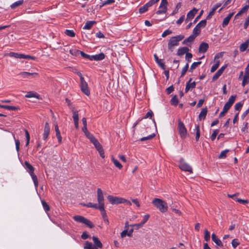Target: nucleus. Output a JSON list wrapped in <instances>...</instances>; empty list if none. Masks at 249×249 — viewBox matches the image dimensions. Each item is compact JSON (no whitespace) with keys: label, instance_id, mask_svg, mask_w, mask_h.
<instances>
[{"label":"nucleus","instance_id":"nucleus-1","mask_svg":"<svg viewBox=\"0 0 249 249\" xmlns=\"http://www.w3.org/2000/svg\"><path fill=\"white\" fill-rule=\"evenodd\" d=\"M97 197L98 203L100 204V207L98 209L101 212L103 218H106L107 215L105 210L104 197L102 190L100 188H98L97 190Z\"/></svg>","mask_w":249,"mask_h":249},{"label":"nucleus","instance_id":"nucleus-2","mask_svg":"<svg viewBox=\"0 0 249 249\" xmlns=\"http://www.w3.org/2000/svg\"><path fill=\"white\" fill-rule=\"evenodd\" d=\"M153 205L161 213H165L168 210V206L164 201L155 198L152 201Z\"/></svg>","mask_w":249,"mask_h":249},{"label":"nucleus","instance_id":"nucleus-3","mask_svg":"<svg viewBox=\"0 0 249 249\" xmlns=\"http://www.w3.org/2000/svg\"><path fill=\"white\" fill-rule=\"evenodd\" d=\"M184 38V36L181 35L171 37L168 43V48L169 50L171 52H173L174 49V47L178 46L179 41L182 40Z\"/></svg>","mask_w":249,"mask_h":249},{"label":"nucleus","instance_id":"nucleus-4","mask_svg":"<svg viewBox=\"0 0 249 249\" xmlns=\"http://www.w3.org/2000/svg\"><path fill=\"white\" fill-rule=\"evenodd\" d=\"M179 168L182 171L188 172L190 173H193V169L188 163H187L183 158H181L179 161Z\"/></svg>","mask_w":249,"mask_h":249},{"label":"nucleus","instance_id":"nucleus-5","mask_svg":"<svg viewBox=\"0 0 249 249\" xmlns=\"http://www.w3.org/2000/svg\"><path fill=\"white\" fill-rule=\"evenodd\" d=\"M178 133L180 137L182 139H185L187 135V129L183 124V123L180 120L178 121Z\"/></svg>","mask_w":249,"mask_h":249},{"label":"nucleus","instance_id":"nucleus-6","mask_svg":"<svg viewBox=\"0 0 249 249\" xmlns=\"http://www.w3.org/2000/svg\"><path fill=\"white\" fill-rule=\"evenodd\" d=\"M10 57H13L19 59H32L34 60L35 57L33 56H31L29 55H26L22 53H19L14 52H10L7 54Z\"/></svg>","mask_w":249,"mask_h":249},{"label":"nucleus","instance_id":"nucleus-7","mask_svg":"<svg viewBox=\"0 0 249 249\" xmlns=\"http://www.w3.org/2000/svg\"><path fill=\"white\" fill-rule=\"evenodd\" d=\"M108 201L112 205L122 204V197L109 195L107 197Z\"/></svg>","mask_w":249,"mask_h":249},{"label":"nucleus","instance_id":"nucleus-8","mask_svg":"<svg viewBox=\"0 0 249 249\" xmlns=\"http://www.w3.org/2000/svg\"><path fill=\"white\" fill-rule=\"evenodd\" d=\"M80 87L81 91L85 94L86 95H89L90 94V91L88 88L87 83L85 80L80 81Z\"/></svg>","mask_w":249,"mask_h":249},{"label":"nucleus","instance_id":"nucleus-9","mask_svg":"<svg viewBox=\"0 0 249 249\" xmlns=\"http://www.w3.org/2000/svg\"><path fill=\"white\" fill-rule=\"evenodd\" d=\"M192 80V78H190L189 80L186 83L185 89V92L186 93H187L190 89H192L196 87V83L195 81L191 82Z\"/></svg>","mask_w":249,"mask_h":249},{"label":"nucleus","instance_id":"nucleus-10","mask_svg":"<svg viewBox=\"0 0 249 249\" xmlns=\"http://www.w3.org/2000/svg\"><path fill=\"white\" fill-rule=\"evenodd\" d=\"M227 67V65H225L218 70V71L215 73L212 78L213 81L216 80L219 77V76L222 74Z\"/></svg>","mask_w":249,"mask_h":249},{"label":"nucleus","instance_id":"nucleus-11","mask_svg":"<svg viewBox=\"0 0 249 249\" xmlns=\"http://www.w3.org/2000/svg\"><path fill=\"white\" fill-rule=\"evenodd\" d=\"M50 131V128L48 122H46L45 124L44 128V132L43 134V139L44 140H46L48 138Z\"/></svg>","mask_w":249,"mask_h":249},{"label":"nucleus","instance_id":"nucleus-12","mask_svg":"<svg viewBox=\"0 0 249 249\" xmlns=\"http://www.w3.org/2000/svg\"><path fill=\"white\" fill-rule=\"evenodd\" d=\"M197 11L198 10L195 8H193L192 10L190 11L187 15V18L185 19L186 22H187L189 20L192 19L194 18L195 15L196 14Z\"/></svg>","mask_w":249,"mask_h":249},{"label":"nucleus","instance_id":"nucleus-13","mask_svg":"<svg viewBox=\"0 0 249 249\" xmlns=\"http://www.w3.org/2000/svg\"><path fill=\"white\" fill-rule=\"evenodd\" d=\"M19 74L24 78H34L38 75V73L36 72H21Z\"/></svg>","mask_w":249,"mask_h":249},{"label":"nucleus","instance_id":"nucleus-14","mask_svg":"<svg viewBox=\"0 0 249 249\" xmlns=\"http://www.w3.org/2000/svg\"><path fill=\"white\" fill-rule=\"evenodd\" d=\"M24 164L26 170L30 175L34 173L35 168L29 162L25 161Z\"/></svg>","mask_w":249,"mask_h":249},{"label":"nucleus","instance_id":"nucleus-15","mask_svg":"<svg viewBox=\"0 0 249 249\" xmlns=\"http://www.w3.org/2000/svg\"><path fill=\"white\" fill-rule=\"evenodd\" d=\"M209 48L208 44L207 43H201L199 47V52L201 53H205Z\"/></svg>","mask_w":249,"mask_h":249},{"label":"nucleus","instance_id":"nucleus-16","mask_svg":"<svg viewBox=\"0 0 249 249\" xmlns=\"http://www.w3.org/2000/svg\"><path fill=\"white\" fill-rule=\"evenodd\" d=\"M212 239L213 242H214L216 244V245L219 247H223V245L222 242L218 238L217 236L214 233L212 234Z\"/></svg>","mask_w":249,"mask_h":249},{"label":"nucleus","instance_id":"nucleus-17","mask_svg":"<svg viewBox=\"0 0 249 249\" xmlns=\"http://www.w3.org/2000/svg\"><path fill=\"white\" fill-rule=\"evenodd\" d=\"M154 56L156 62L159 65V66L162 69H165V66L164 62H163V60L159 59L156 54H155Z\"/></svg>","mask_w":249,"mask_h":249},{"label":"nucleus","instance_id":"nucleus-18","mask_svg":"<svg viewBox=\"0 0 249 249\" xmlns=\"http://www.w3.org/2000/svg\"><path fill=\"white\" fill-rule=\"evenodd\" d=\"M189 49L188 48L186 47H183L180 48L178 49L177 52V55L178 56H181L183 55L184 54L188 53Z\"/></svg>","mask_w":249,"mask_h":249},{"label":"nucleus","instance_id":"nucleus-19","mask_svg":"<svg viewBox=\"0 0 249 249\" xmlns=\"http://www.w3.org/2000/svg\"><path fill=\"white\" fill-rule=\"evenodd\" d=\"M92 240L94 244V247L98 248H102L103 247V245L102 243L100 242L98 238L96 236L92 237Z\"/></svg>","mask_w":249,"mask_h":249},{"label":"nucleus","instance_id":"nucleus-20","mask_svg":"<svg viewBox=\"0 0 249 249\" xmlns=\"http://www.w3.org/2000/svg\"><path fill=\"white\" fill-rule=\"evenodd\" d=\"M249 83V72H245L242 83V86L244 87L246 84Z\"/></svg>","mask_w":249,"mask_h":249},{"label":"nucleus","instance_id":"nucleus-21","mask_svg":"<svg viewBox=\"0 0 249 249\" xmlns=\"http://www.w3.org/2000/svg\"><path fill=\"white\" fill-rule=\"evenodd\" d=\"M249 44V40H247L245 42L242 43L239 47L240 52H243L247 49Z\"/></svg>","mask_w":249,"mask_h":249},{"label":"nucleus","instance_id":"nucleus-22","mask_svg":"<svg viewBox=\"0 0 249 249\" xmlns=\"http://www.w3.org/2000/svg\"><path fill=\"white\" fill-rule=\"evenodd\" d=\"M207 108L206 107L203 108L202 109L199 115V119L200 120H204L207 113Z\"/></svg>","mask_w":249,"mask_h":249},{"label":"nucleus","instance_id":"nucleus-23","mask_svg":"<svg viewBox=\"0 0 249 249\" xmlns=\"http://www.w3.org/2000/svg\"><path fill=\"white\" fill-rule=\"evenodd\" d=\"M83 206H86L89 208H92L95 209H98L100 207V204L99 203H92L91 202H89L88 204H81Z\"/></svg>","mask_w":249,"mask_h":249},{"label":"nucleus","instance_id":"nucleus-24","mask_svg":"<svg viewBox=\"0 0 249 249\" xmlns=\"http://www.w3.org/2000/svg\"><path fill=\"white\" fill-rule=\"evenodd\" d=\"M95 23L96 22L94 21H88L86 23L85 26L83 27V29L86 30H89Z\"/></svg>","mask_w":249,"mask_h":249},{"label":"nucleus","instance_id":"nucleus-25","mask_svg":"<svg viewBox=\"0 0 249 249\" xmlns=\"http://www.w3.org/2000/svg\"><path fill=\"white\" fill-rule=\"evenodd\" d=\"M39 95L36 92L34 91L28 92L25 95V97L26 98L35 97L37 99H39Z\"/></svg>","mask_w":249,"mask_h":249},{"label":"nucleus","instance_id":"nucleus-26","mask_svg":"<svg viewBox=\"0 0 249 249\" xmlns=\"http://www.w3.org/2000/svg\"><path fill=\"white\" fill-rule=\"evenodd\" d=\"M196 38V36L194 35H191L188 37L186 38L184 41H183L182 43L183 44L188 45V43H191L194 41L195 38Z\"/></svg>","mask_w":249,"mask_h":249},{"label":"nucleus","instance_id":"nucleus-27","mask_svg":"<svg viewBox=\"0 0 249 249\" xmlns=\"http://www.w3.org/2000/svg\"><path fill=\"white\" fill-rule=\"evenodd\" d=\"M85 217L81 215H75L73 217V219L76 222L84 223Z\"/></svg>","mask_w":249,"mask_h":249},{"label":"nucleus","instance_id":"nucleus-28","mask_svg":"<svg viewBox=\"0 0 249 249\" xmlns=\"http://www.w3.org/2000/svg\"><path fill=\"white\" fill-rule=\"evenodd\" d=\"M84 249H98L94 246L91 242L87 241L84 246Z\"/></svg>","mask_w":249,"mask_h":249},{"label":"nucleus","instance_id":"nucleus-29","mask_svg":"<svg viewBox=\"0 0 249 249\" xmlns=\"http://www.w3.org/2000/svg\"><path fill=\"white\" fill-rule=\"evenodd\" d=\"M0 107V108L6 109L9 110H16L18 109V107L12 106L4 105L3 106Z\"/></svg>","mask_w":249,"mask_h":249},{"label":"nucleus","instance_id":"nucleus-30","mask_svg":"<svg viewBox=\"0 0 249 249\" xmlns=\"http://www.w3.org/2000/svg\"><path fill=\"white\" fill-rule=\"evenodd\" d=\"M36 188L38 187V182L36 176L34 173L30 174Z\"/></svg>","mask_w":249,"mask_h":249},{"label":"nucleus","instance_id":"nucleus-31","mask_svg":"<svg viewBox=\"0 0 249 249\" xmlns=\"http://www.w3.org/2000/svg\"><path fill=\"white\" fill-rule=\"evenodd\" d=\"M171 104L174 106H177L178 103V101L176 95H174L170 101Z\"/></svg>","mask_w":249,"mask_h":249},{"label":"nucleus","instance_id":"nucleus-32","mask_svg":"<svg viewBox=\"0 0 249 249\" xmlns=\"http://www.w3.org/2000/svg\"><path fill=\"white\" fill-rule=\"evenodd\" d=\"M111 160L113 162L114 164L119 169H121L122 168V165L120 163V162L117 160L115 159L113 157H112Z\"/></svg>","mask_w":249,"mask_h":249},{"label":"nucleus","instance_id":"nucleus-33","mask_svg":"<svg viewBox=\"0 0 249 249\" xmlns=\"http://www.w3.org/2000/svg\"><path fill=\"white\" fill-rule=\"evenodd\" d=\"M115 2L114 0H107L101 2V5L100 6V8H101L102 7L106 5L110 4Z\"/></svg>","mask_w":249,"mask_h":249},{"label":"nucleus","instance_id":"nucleus-34","mask_svg":"<svg viewBox=\"0 0 249 249\" xmlns=\"http://www.w3.org/2000/svg\"><path fill=\"white\" fill-rule=\"evenodd\" d=\"M236 98V95H231L228 101L226 103L227 104L231 106L232 104L234 103L235 99Z\"/></svg>","mask_w":249,"mask_h":249},{"label":"nucleus","instance_id":"nucleus-35","mask_svg":"<svg viewBox=\"0 0 249 249\" xmlns=\"http://www.w3.org/2000/svg\"><path fill=\"white\" fill-rule=\"evenodd\" d=\"M105 55L104 53H101L95 55V60H102L105 58Z\"/></svg>","mask_w":249,"mask_h":249},{"label":"nucleus","instance_id":"nucleus-36","mask_svg":"<svg viewBox=\"0 0 249 249\" xmlns=\"http://www.w3.org/2000/svg\"><path fill=\"white\" fill-rule=\"evenodd\" d=\"M196 141H198L199 137H200V129H199V126L198 124L196 125Z\"/></svg>","mask_w":249,"mask_h":249},{"label":"nucleus","instance_id":"nucleus-37","mask_svg":"<svg viewBox=\"0 0 249 249\" xmlns=\"http://www.w3.org/2000/svg\"><path fill=\"white\" fill-rule=\"evenodd\" d=\"M155 137V134L154 133H153L151 135H149L146 137H144L140 139L141 141H147V140H150L152 139L153 138Z\"/></svg>","mask_w":249,"mask_h":249},{"label":"nucleus","instance_id":"nucleus-38","mask_svg":"<svg viewBox=\"0 0 249 249\" xmlns=\"http://www.w3.org/2000/svg\"><path fill=\"white\" fill-rule=\"evenodd\" d=\"M23 3V0H19L16 1L11 5V7L12 9L15 8L16 7L22 4Z\"/></svg>","mask_w":249,"mask_h":249},{"label":"nucleus","instance_id":"nucleus-39","mask_svg":"<svg viewBox=\"0 0 249 249\" xmlns=\"http://www.w3.org/2000/svg\"><path fill=\"white\" fill-rule=\"evenodd\" d=\"M201 63V61H198V62H194L192 65L191 66V67L190 68L189 71H193L199 65H200Z\"/></svg>","mask_w":249,"mask_h":249},{"label":"nucleus","instance_id":"nucleus-40","mask_svg":"<svg viewBox=\"0 0 249 249\" xmlns=\"http://www.w3.org/2000/svg\"><path fill=\"white\" fill-rule=\"evenodd\" d=\"M41 203H42V206L43 207V209L44 210L46 211V212H48L49 211H50V206L49 205L45 202V200H41Z\"/></svg>","mask_w":249,"mask_h":249},{"label":"nucleus","instance_id":"nucleus-41","mask_svg":"<svg viewBox=\"0 0 249 249\" xmlns=\"http://www.w3.org/2000/svg\"><path fill=\"white\" fill-rule=\"evenodd\" d=\"M220 62L219 60L216 61L215 63L213 64L211 69V72H213L218 68Z\"/></svg>","mask_w":249,"mask_h":249},{"label":"nucleus","instance_id":"nucleus-42","mask_svg":"<svg viewBox=\"0 0 249 249\" xmlns=\"http://www.w3.org/2000/svg\"><path fill=\"white\" fill-rule=\"evenodd\" d=\"M207 24V20L204 19L201 20L197 25L196 26L199 28L200 29L201 27H205Z\"/></svg>","mask_w":249,"mask_h":249},{"label":"nucleus","instance_id":"nucleus-43","mask_svg":"<svg viewBox=\"0 0 249 249\" xmlns=\"http://www.w3.org/2000/svg\"><path fill=\"white\" fill-rule=\"evenodd\" d=\"M204 239L208 242L210 239V234L207 229L204 230Z\"/></svg>","mask_w":249,"mask_h":249},{"label":"nucleus","instance_id":"nucleus-44","mask_svg":"<svg viewBox=\"0 0 249 249\" xmlns=\"http://www.w3.org/2000/svg\"><path fill=\"white\" fill-rule=\"evenodd\" d=\"M167 7H165V9H164V7H160V6L159 10L157 11L156 13L158 15L164 14L167 11Z\"/></svg>","mask_w":249,"mask_h":249},{"label":"nucleus","instance_id":"nucleus-45","mask_svg":"<svg viewBox=\"0 0 249 249\" xmlns=\"http://www.w3.org/2000/svg\"><path fill=\"white\" fill-rule=\"evenodd\" d=\"M83 224H85L90 228H92L94 227V225L92 224V223L86 218H85Z\"/></svg>","mask_w":249,"mask_h":249},{"label":"nucleus","instance_id":"nucleus-46","mask_svg":"<svg viewBox=\"0 0 249 249\" xmlns=\"http://www.w3.org/2000/svg\"><path fill=\"white\" fill-rule=\"evenodd\" d=\"M65 33L66 35L70 37H74L75 36V34L73 31L71 30H66Z\"/></svg>","mask_w":249,"mask_h":249},{"label":"nucleus","instance_id":"nucleus-47","mask_svg":"<svg viewBox=\"0 0 249 249\" xmlns=\"http://www.w3.org/2000/svg\"><path fill=\"white\" fill-rule=\"evenodd\" d=\"M70 53L74 56H77L80 54V51L76 49H71L69 51Z\"/></svg>","mask_w":249,"mask_h":249},{"label":"nucleus","instance_id":"nucleus-48","mask_svg":"<svg viewBox=\"0 0 249 249\" xmlns=\"http://www.w3.org/2000/svg\"><path fill=\"white\" fill-rule=\"evenodd\" d=\"M148 6L146 4H145L144 5L139 8V13L142 14L148 10Z\"/></svg>","mask_w":249,"mask_h":249},{"label":"nucleus","instance_id":"nucleus-49","mask_svg":"<svg viewBox=\"0 0 249 249\" xmlns=\"http://www.w3.org/2000/svg\"><path fill=\"white\" fill-rule=\"evenodd\" d=\"M228 152L229 150H225L222 151L220 154L219 156H218V158L219 159L225 158L226 157V155Z\"/></svg>","mask_w":249,"mask_h":249},{"label":"nucleus","instance_id":"nucleus-50","mask_svg":"<svg viewBox=\"0 0 249 249\" xmlns=\"http://www.w3.org/2000/svg\"><path fill=\"white\" fill-rule=\"evenodd\" d=\"M188 67H189L188 63H187L182 70L180 77H182L185 75L186 71L188 70Z\"/></svg>","mask_w":249,"mask_h":249},{"label":"nucleus","instance_id":"nucleus-51","mask_svg":"<svg viewBox=\"0 0 249 249\" xmlns=\"http://www.w3.org/2000/svg\"><path fill=\"white\" fill-rule=\"evenodd\" d=\"M72 118L73 119V121H79V117H78V113L77 111H72Z\"/></svg>","mask_w":249,"mask_h":249},{"label":"nucleus","instance_id":"nucleus-52","mask_svg":"<svg viewBox=\"0 0 249 249\" xmlns=\"http://www.w3.org/2000/svg\"><path fill=\"white\" fill-rule=\"evenodd\" d=\"M92 143L94 144V146L95 147L96 149H98L100 148V147H102V145L100 144V143L99 142L98 140L95 139Z\"/></svg>","mask_w":249,"mask_h":249},{"label":"nucleus","instance_id":"nucleus-53","mask_svg":"<svg viewBox=\"0 0 249 249\" xmlns=\"http://www.w3.org/2000/svg\"><path fill=\"white\" fill-rule=\"evenodd\" d=\"M200 33V29H199V27H198L197 26H196L194 30H193V35H194L195 36H196V37Z\"/></svg>","mask_w":249,"mask_h":249},{"label":"nucleus","instance_id":"nucleus-54","mask_svg":"<svg viewBox=\"0 0 249 249\" xmlns=\"http://www.w3.org/2000/svg\"><path fill=\"white\" fill-rule=\"evenodd\" d=\"M231 244L232 247L235 249L240 244V243L237 239H234L231 242Z\"/></svg>","mask_w":249,"mask_h":249},{"label":"nucleus","instance_id":"nucleus-55","mask_svg":"<svg viewBox=\"0 0 249 249\" xmlns=\"http://www.w3.org/2000/svg\"><path fill=\"white\" fill-rule=\"evenodd\" d=\"M128 224V223L127 222L126 223V225L125 226V228L126 229L125 230H124V231H123L121 233V237L122 238H124V237H125V236L126 235V234H127L128 233V231H127V228H128V226L127 225Z\"/></svg>","mask_w":249,"mask_h":249},{"label":"nucleus","instance_id":"nucleus-56","mask_svg":"<svg viewBox=\"0 0 249 249\" xmlns=\"http://www.w3.org/2000/svg\"><path fill=\"white\" fill-rule=\"evenodd\" d=\"M14 139L15 141V144H16V149L17 152H18L19 150V145H20V142L18 140L16 139L15 136H14Z\"/></svg>","mask_w":249,"mask_h":249},{"label":"nucleus","instance_id":"nucleus-57","mask_svg":"<svg viewBox=\"0 0 249 249\" xmlns=\"http://www.w3.org/2000/svg\"><path fill=\"white\" fill-rule=\"evenodd\" d=\"M218 132H219V130L218 129H215L213 131V132L211 137V139L212 141H213L215 139Z\"/></svg>","mask_w":249,"mask_h":249},{"label":"nucleus","instance_id":"nucleus-58","mask_svg":"<svg viewBox=\"0 0 249 249\" xmlns=\"http://www.w3.org/2000/svg\"><path fill=\"white\" fill-rule=\"evenodd\" d=\"M172 33V31L170 30H166L163 32V33L162 34L161 36L162 37H165L167 35H170Z\"/></svg>","mask_w":249,"mask_h":249},{"label":"nucleus","instance_id":"nucleus-59","mask_svg":"<svg viewBox=\"0 0 249 249\" xmlns=\"http://www.w3.org/2000/svg\"><path fill=\"white\" fill-rule=\"evenodd\" d=\"M236 201L243 204H246L249 202V201L247 199H242L241 198H236Z\"/></svg>","mask_w":249,"mask_h":249},{"label":"nucleus","instance_id":"nucleus-60","mask_svg":"<svg viewBox=\"0 0 249 249\" xmlns=\"http://www.w3.org/2000/svg\"><path fill=\"white\" fill-rule=\"evenodd\" d=\"M243 103L241 102L237 103L234 106V108L236 110H239L243 106Z\"/></svg>","mask_w":249,"mask_h":249},{"label":"nucleus","instance_id":"nucleus-61","mask_svg":"<svg viewBox=\"0 0 249 249\" xmlns=\"http://www.w3.org/2000/svg\"><path fill=\"white\" fill-rule=\"evenodd\" d=\"M215 12V11L212 8L208 15L207 16L206 19L207 20L210 19L212 18V17L214 15Z\"/></svg>","mask_w":249,"mask_h":249},{"label":"nucleus","instance_id":"nucleus-62","mask_svg":"<svg viewBox=\"0 0 249 249\" xmlns=\"http://www.w3.org/2000/svg\"><path fill=\"white\" fill-rule=\"evenodd\" d=\"M86 137L90 140V142H92L96 138L94 137V136L91 134L90 132L88 133V134H87Z\"/></svg>","mask_w":249,"mask_h":249},{"label":"nucleus","instance_id":"nucleus-63","mask_svg":"<svg viewBox=\"0 0 249 249\" xmlns=\"http://www.w3.org/2000/svg\"><path fill=\"white\" fill-rule=\"evenodd\" d=\"M160 0H151L146 4L148 6V7H151L153 5H154L155 3L158 2Z\"/></svg>","mask_w":249,"mask_h":249},{"label":"nucleus","instance_id":"nucleus-64","mask_svg":"<svg viewBox=\"0 0 249 249\" xmlns=\"http://www.w3.org/2000/svg\"><path fill=\"white\" fill-rule=\"evenodd\" d=\"M230 19H229V18H227L225 17L224 19H223V22H222V26L223 27H226L229 23V21H230Z\"/></svg>","mask_w":249,"mask_h":249}]
</instances>
